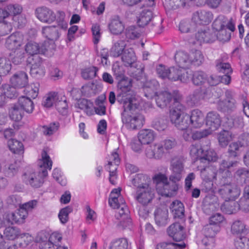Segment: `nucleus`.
Returning a JSON list of instances; mask_svg holds the SVG:
<instances>
[{
	"label": "nucleus",
	"instance_id": "obj_3",
	"mask_svg": "<svg viewBox=\"0 0 249 249\" xmlns=\"http://www.w3.org/2000/svg\"><path fill=\"white\" fill-rule=\"evenodd\" d=\"M138 107V102L132 103L128 107L123 106L124 111L122 113V120L125 126L130 129H136L142 127L144 122L142 115L137 114L133 116L131 111Z\"/></svg>",
	"mask_w": 249,
	"mask_h": 249
},
{
	"label": "nucleus",
	"instance_id": "obj_46",
	"mask_svg": "<svg viewBox=\"0 0 249 249\" xmlns=\"http://www.w3.org/2000/svg\"><path fill=\"white\" fill-rule=\"evenodd\" d=\"M59 98L56 101V107L57 110L62 115H66L67 113L68 104L66 97L61 94H59Z\"/></svg>",
	"mask_w": 249,
	"mask_h": 249
},
{
	"label": "nucleus",
	"instance_id": "obj_44",
	"mask_svg": "<svg viewBox=\"0 0 249 249\" xmlns=\"http://www.w3.org/2000/svg\"><path fill=\"white\" fill-rule=\"evenodd\" d=\"M8 145L10 150L14 153L22 154L24 146L22 143L15 139H10L8 142Z\"/></svg>",
	"mask_w": 249,
	"mask_h": 249
},
{
	"label": "nucleus",
	"instance_id": "obj_38",
	"mask_svg": "<svg viewBox=\"0 0 249 249\" xmlns=\"http://www.w3.org/2000/svg\"><path fill=\"white\" fill-rule=\"evenodd\" d=\"M243 119L240 116L235 114L229 115L227 117L226 124L229 128L240 127L243 125Z\"/></svg>",
	"mask_w": 249,
	"mask_h": 249
},
{
	"label": "nucleus",
	"instance_id": "obj_20",
	"mask_svg": "<svg viewBox=\"0 0 249 249\" xmlns=\"http://www.w3.org/2000/svg\"><path fill=\"white\" fill-rule=\"evenodd\" d=\"M221 119L220 115L215 111H211L208 113L206 116V124L209 127L211 131L218 129L220 126Z\"/></svg>",
	"mask_w": 249,
	"mask_h": 249
},
{
	"label": "nucleus",
	"instance_id": "obj_34",
	"mask_svg": "<svg viewBox=\"0 0 249 249\" xmlns=\"http://www.w3.org/2000/svg\"><path fill=\"white\" fill-rule=\"evenodd\" d=\"M126 46L124 40H119L114 43L110 50V53L113 57H117L121 55L125 51Z\"/></svg>",
	"mask_w": 249,
	"mask_h": 249
},
{
	"label": "nucleus",
	"instance_id": "obj_47",
	"mask_svg": "<svg viewBox=\"0 0 249 249\" xmlns=\"http://www.w3.org/2000/svg\"><path fill=\"white\" fill-rule=\"evenodd\" d=\"M17 87L9 84H4L1 86V90L4 95L8 98L13 99L17 97L18 93L17 91Z\"/></svg>",
	"mask_w": 249,
	"mask_h": 249
},
{
	"label": "nucleus",
	"instance_id": "obj_24",
	"mask_svg": "<svg viewBox=\"0 0 249 249\" xmlns=\"http://www.w3.org/2000/svg\"><path fill=\"white\" fill-rule=\"evenodd\" d=\"M43 36L50 41H55L59 37L58 27L55 26H48L42 28Z\"/></svg>",
	"mask_w": 249,
	"mask_h": 249
},
{
	"label": "nucleus",
	"instance_id": "obj_26",
	"mask_svg": "<svg viewBox=\"0 0 249 249\" xmlns=\"http://www.w3.org/2000/svg\"><path fill=\"white\" fill-rule=\"evenodd\" d=\"M248 142H232L229 145L228 154L230 157L235 158L240 154V148L242 147L247 146L249 145V139H248Z\"/></svg>",
	"mask_w": 249,
	"mask_h": 249
},
{
	"label": "nucleus",
	"instance_id": "obj_18",
	"mask_svg": "<svg viewBox=\"0 0 249 249\" xmlns=\"http://www.w3.org/2000/svg\"><path fill=\"white\" fill-rule=\"evenodd\" d=\"M23 43V36L19 33L13 34L6 40L5 46L9 50L16 51L20 49L19 48Z\"/></svg>",
	"mask_w": 249,
	"mask_h": 249
},
{
	"label": "nucleus",
	"instance_id": "obj_15",
	"mask_svg": "<svg viewBox=\"0 0 249 249\" xmlns=\"http://www.w3.org/2000/svg\"><path fill=\"white\" fill-rule=\"evenodd\" d=\"M10 82L12 86L17 88H25L28 84V76L24 71H18L11 77Z\"/></svg>",
	"mask_w": 249,
	"mask_h": 249
},
{
	"label": "nucleus",
	"instance_id": "obj_19",
	"mask_svg": "<svg viewBox=\"0 0 249 249\" xmlns=\"http://www.w3.org/2000/svg\"><path fill=\"white\" fill-rule=\"evenodd\" d=\"M185 107L178 102L175 103L173 107L170 109L169 117L171 123L175 125L184 113Z\"/></svg>",
	"mask_w": 249,
	"mask_h": 249
},
{
	"label": "nucleus",
	"instance_id": "obj_30",
	"mask_svg": "<svg viewBox=\"0 0 249 249\" xmlns=\"http://www.w3.org/2000/svg\"><path fill=\"white\" fill-rule=\"evenodd\" d=\"M154 134L150 129H143L140 131L139 133V141L141 144H149L154 139Z\"/></svg>",
	"mask_w": 249,
	"mask_h": 249
},
{
	"label": "nucleus",
	"instance_id": "obj_5",
	"mask_svg": "<svg viewBox=\"0 0 249 249\" xmlns=\"http://www.w3.org/2000/svg\"><path fill=\"white\" fill-rule=\"evenodd\" d=\"M154 197V189L148 184L145 183L137 188L135 199L143 206H147Z\"/></svg>",
	"mask_w": 249,
	"mask_h": 249
},
{
	"label": "nucleus",
	"instance_id": "obj_31",
	"mask_svg": "<svg viewBox=\"0 0 249 249\" xmlns=\"http://www.w3.org/2000/svg\"><path fill=\"white\" fill-rule=\"evenodd\" d=\"M213 25L220 26L226 30L229 29L231 32L234 31L235 30L234 24L232 23L231 20H228L223 16H219L216 18L213 22Z\"/></svg>",
	"mask_w": 249,
	"mask_h": 249
},
{
	"label": "nucleus",
	"instance_id": "obj_6",
	"mask_svg": "<svg viewBox=\"0 0 249 249\" xmlns=\"http://www.w3.org/2000/svg\"><path fill=\"white\" fill-rule=\"evenodd\" d=\"M148 87L149 85L144 87L145 95L148 98H152L153 95H155L156 104L159 107L164 108L169 104L172 99V95L170 92L164 91L156 93L154 89H151Z\"/></svg>",
	"mask_w": 249,
	"mask_h": 249
},
{
	"label": "nucleus",
	"instance_id": "obj_48",
	"mask_svg": "<svg viewBox=\"0 0 249 249\" xmlns=\"http://www.w3.org/2000/svg\"><path fill=\"white\" fill-rule=\"evenodd\" d=\"M220 226L207 224L203 229L202 232L206 237L213 238L220 230Z\"/></svg>",
	"mask_w": 249,
	"mask_h": 249
},
{
	"label": "nucleus",
	"instance_id": "obj_40",
	"mask_svg": "<svg viewBox=\"0 0 249 249\" xmlns=\"http://www.w3.org/2000/svg\"><path fill=\"white\" fill-rule=\"evenodd\" d=\"M124 26L119 18L113 19L109 25V29L114 35L121 34L124 30Z\"/></svg>",
	"mask_w": 249,
	"mask_h": 249
},
{
	"label": "nucleus",
	"instance_id": "obj_63",
	"mask_svg": "<svg viewBox=\"0 0 249 249\" xmlns=\"http://www.w3.org/2000/svg\"><path fill=\"white\" fill-rule=\"evenodd\" d=\"M217 159V156L215 151L210 149L206 150L205 152L203 150V152L201 157V161L202 162L203 160H206L208 161H215Z\"/></svg>",
	"mask_w": 249,
	"mask_h": 249
},
{
	"label": "nucleus",
	"instance_id": "obj_12",
	"mask_svg": "<svg viewBox=\"0 0 249 249\" xmlns=\"http://www.w3.org/2000/svg\"><path fill=\"white\" fill-rule=\"evenodd\" d=\"M36 14L37 18L42 22L51 23L56 18L55 14L50 8L41 6L36 10Z\"/></svg>",
	"mask_w": 249,
	"mask_h": 249
},
{
	"label": "nucleus",
	"instance_id": "obj_32",
	"mask_svg": "<svg viewBox=\"0 0 249 249\" xmlns=\"http://www.w3.org/2000/svg\"><path fill=\"white\" fill-rule=\"evenodd\" d=\"M170 208L175 218H182L184 216V208L182 203L178 200L173 201Z\"/></svg>",
	"mask_w": 249,
	"mask_h": 249
},
{
	"label": "nucleus",
	"instance_id": "obj_21",
	"mask_svg": "<svg viewBox=\"0 0 249 249\" xmlns=\"http://www.w3.org/2000/svg\"><path fill=\"white\" fill-rule=\"evenodd\" d=\"M175 60L178 66L183 70L188 68L191 65L189 54L185 52H177L175 55Z\"/></svg>",
	"mask_w": 249,
	"mask_h": 249
},
{
	"label": "nucleus",
	"instance_id": "obj_53",
	"mask_svg": "<svg viewBox=\"0 0 249 249\" xmlns=\"http://www.w3.org/2000/svg\"><path fill=\"white\" fill-rule=\"evenodd\" d=\"M25 50L31 56H35V54L41 53V48L39 45L33 41L29 42L26 44Z\"/></svg>",
	"mask_w": 249,
	"mask_h": 249
},
{
	"label": "nucleus",
	"instance_id": "obj_42",
	"mask_svg": "<svg viewBox=\"0 0 249 249\" xmlns=\"http://www.w3.org/2000/svg\"><path fill=\"white\" fill-rule=\"evenodd\" d=\"M184 159L182 157H175L171 161L170 169L172 171L184 172Z\"/></svg>",
	"mask_w": 249,
	"mask_h": 249
},
{
	"label": "nucleus",
	"instance_id": "obj_33",
	"mask_svg": "<svg viewBox=\"0 0 249 249\" xmlns=\"http://www.w3.org/2000/svg\"><path fill=\"white\" fill-rule=\"evenodd\" d=\"M18 105L27 113H32L33 111L34 106L33 101L29 98L24 96L18 99Z\"/></svg>",
	"mask_w": 249,
	"mask_h": 249
},
{
	"label": "nucleus",
	"instance_id": "obj_36",
	"mask_svg": "<svg viewBox=\"0 0 249 249\" xmlns=\"http://www.w3.org/2000/svg\"><path fill=\"white\" fill-rule=\"evenodd\" d=\"M24 112L18 104L13 105L9 110V116L14 121H20L23 116Z\"/></svg>",
	"mask_w": 249,
	"mask_h": 249
},
{
	"label": "nucleus",
	"instance_id": "obj_29",
	"mask_svg": "<svg viewBox=\"0 0 249 249\" xmlns=\"http://www.w3.org/2000/svg\"><path fill=\"white\" fill-rule=\"evenodd\" d=\"M53 162L47 152L43 150L41 153V159L38 160V165L39 167V171L51 170Z\"/></svg>",
	"mask_w": 249,
	"mask_h": 249
},
{
	"label": "nucleus",
	"instance_id": "obj_57",
	"mask_svg": "<svg viewBox=\"0 0 249 249\" xmlns=\"http://www.w3.org/2000/svg\"><path fill=\"white\" fill-rule=\"evenodd\" d=\"M126 37L130 39H135L140 36V31L139 28L133 26L127 27L125 32Z\"/></svg>",
	"mask_w": 249,
	"mask_h": 249
},
{
	"label": "nucleus",
	"instance_id": "obj_35",
	"mask_svg": "<svg viewBox=\"0 0 249 249\" xmlns=\"http://www.w3.org/2000/svg\"><path fill=\"white\" fill-rule=\"evenodd\" d=\"M231 231L232 234L238 235L245 234L248 232L245 224L240 220L234 221L231 227Z\"/></svg>",
	"mask_w": 249,
	"mask_h": 249
},
{
	"label": "nucleus",
	"instance_id": "obj_56",
	"mask_svg": "<svg viewBox=\"0 0 249 249\" xmlns=\"http://www.w3.org/2000/svg\"><path fill=\"white\" fill-rule=\"evenodd\" d=\"M13 56L12 57V61L15 65H19L21 64L25 59V53L23 50L18 49L14 51Z\"/></svg>",
	"mask_w": 249,
	"mask_h": 249
},
{
	"label": "nucleus",
	"instance_id": "obj_39",
	"mask_svg": "<svg viewBox=\"0 0 249 249\" xmlns=\"http://www.w3.org/2000/svg\"><path fill=\"white\" fill-rule=\"evenodd\" d=\"M208 75L202 71H196L192 75V82L196 86H201L207 82Z\"/></svg>",
	"mask_w": 249,
	"mask_h": 249
},
{
	"label": "nucleus",
	"instance_id": "obj_60",
	"mask_svg": "<svg viewBox=\"0 0 249 249\" xmlns=\"http://www.w3.org/2000/svg\"><path fill=\"white\" fill-rule=\"evenodd\" d=\"M185 4V0H165L164 6L168 10H171L183 6Z\"/></svg>",
	"mask_w": 249,
	"mask_h": 249
},
{
	"label": "nucleus",
	"instance_id": "obj_41",
	"mask_svg": "<svg viewBox=\"0 0 249 249\" xmlns=\"http://www.w3.org/2000/svg\"><path fill=\"white\" fill-rule=\"evenodd\" d=\"M185 247L184 242L180 243L164 242L159 243L156 249H183Z\"/></svg>",
	"mask_w": 249,
	"mask_h": 249
},
{
	"label": "nucleus",
	"instance_id": "obj_27",
	"mask_svg": "<svg viewBox=\"0 0 249 249\" xmlns=\"http://www.w3.org/2000/svg\"><path fill=\"white\" fill-rule=\"evenodd\" d=\"M28 213L23 209H19L18 212L12 213L8 215V220L12 224L22 223L27 217Z\"/></svg>",
	"mask_w": 249,
	"mask_h": 249
},
{
	"label": "nucleus",
	"instance_id": "obj_14",
	"mask_svg": "<svg viewBox=\"0 0 249 249\" xmlns=\"http://www.w3.org/2000/svg\"><path fill=\"white\" fill-rule=\"evenodd\" d=\"M192 22L196 27L197 25H207L213 19L211 12L206 11H197L194 13L192 17Z\"/></svg>",
	"mask_w": 249,
	"mask_h": 249
},
{
	"label": "nucleus",
	"instance_id": "obj_51",
	"mask_svg": "<svg viewBox=\"0 0 249 249\" xmlns=\"http://www.w3.org/2000/svg\"><path fill=\"white\" fill-rule=\"evenodd\" d=\"M120 162V159L118 154L116 152H112L110 155L108 156V164L107 166V169H109V167L113 168V170H116L117 166Z\"/></svg>",
	"mask_w": 249,
	"mask_h": 249
},
{
	"label": "nucleus",
	"instance_id": "obj_28",
	"mask_svg": "<svg viewBox=\"0 0 249 249\" xmlns=\"http://www.w3.org/2000/svg\"><path fill=\"white\" fill-rule=\"evenodd\" d=\"M19 236L21 237L28 236L29 234H20L19 229L16 227H8L3 231V237L8 240H14Z\"/></svg>",
	"mask_w": 249,
	"mask_h": 249
},
{
	"label": "nucleus",
	"instance_id": "obj_59",
	"mask_svg": "<svg viewBox=\"0 0 249 249\" xmlns=\"http://www.w3.org/2000/svg\"><path fill=\"white\" fill-rule=\"evenodd\" d=\"M214 28L218 31L217 37L223 41H229L231 38V33L228 32L227 30L222 28L220 26H213Z\"/></svg>",
	"mask_w": 249,
	"mask_h": 249
},
{
	"label": "nucleus",
	"instance_id": "obj_64",
	"mask_svg": "<svg viewBox=\"0 0 249 249\" xmlns=\"http://www.w3.org/2000/svg\"><path fill=\"white\" fill-rule=\"evenodd\" d=\"M196 27L194 23L190 22L189 21H182L180 23L179 29L182 33H188L196 29Z\"/></svg>",
	"mask_w": 249,
	"mask_h": 249
},
{
	"label": "nucleus",
	"instance_id": "obj_50",
	"mask_svg": "<svg viewBox=\"0 0 249 249\" xmlns=\"http://www.w3.org/2000/svg\"><path fill=\"white\" fill-rule=\"evenodd\" d=\"M109 249H128V244L126 239L120 238L111 242Z\"/></svg>",
	"mask_w": 249,
	"mask_h": 249
},
{
	"label": "nucleus",
	"instance_id": "obj_22",
	"mask_svg": "<svg viewBox=\"0 0 249 249\" xmlns=\"http://www.w3.org/2000/svg\"><path fill=\"white\" fill-rule=\"evenodd\" d=\"M196 38L200 43H210L214 41L216 39V36L214 32L209 29H207L198 31L196 34Z\"/></svg>",
	"mask_w": 249,
	"mask_h": 249
},
{
	"label": "nucleus",
	"instance_id": "obj_7",
	"mask_svg": "<svg viewBox=\"0 0 249 249\" xmlns=\"http://www.w3.org/2000/svg\"><path fill=\"white\" fill-rule=\"evenodd\" d=\"M48 176L46 170L39 171L37 172L26 173L23 177V181L27 185L33 188L41 187L44 182V178Z\"/></svg>",
	"mask_w": 249,
	"mask_h": 249
},
{
	"label": "nucleus",
	"instance_id": "obj_52",
	"mask_svg": "<svg viewBox=\"0 0 249 249\" xmlns=\"http://www.w3.org/2000/svg\"><path fill=\"white\" fill-rule=\"evenodd\" d=\"M234 245L237 249H249V238L240 235L235 239Z\"/></svg>",
	"mask_w": 249,
	"mask_h": 249
},
{
	"label": "nucleus",
	"instance_id": "obj_25",
	"mask_svg": "<svg viewBox=\"0 0 249 249\" xmlns=\"http://www.w3.org/2000/svg\"><path fill=\"white\" fill-rule=\"evenodd\" d=\"M168 212L166 209L158 208L155 212L156 223L159 226H164L168 222Z\"/></svg>",
	"mask_w": 249,
	"mask_h": 249
},
{
	"label": "nucleus",
	"instance_id": "obj_16",
	"mask_svg": "<svg viewBox=\"0 0 249 249\" xmlns=\"http://www.w3.org/2000/svg\"><path fill=\"white\" fill-rule=\"evenodd\" d=\"M167 232L169 236L177 242H181L185 238L183 227L178 222L171 225L167 229Z\"/></svg>",
	"mask_w": 249,
	"mask_h": 249
},
{
	"label": "nucleus",
	"instance_id": "obj_11",
	"mask_svg": "<svg viewBox=\"0 0 249 249\" xmlns=\"http://www.w3.org/2000/svg\"><path fill=\"white\" fill-rule=\"evenodd\" d=\"M191 75V73H189V72L185 70L171 67H170L168 79L172 81H180L183 83H186L189 80Z\"/></svg>",
	"mask_w": 249,
	"mask_h": 249
},
{
	"label": "nucleus",
	"instance_id": "obj_58",
	"mask_svg": "<svg viewBox=\"0 0 249 249\" xmlns=\"http://www.w3.org/2000/svg\"><path fill=\"white\" fill-rule=\"evenodd\" d=\"M190 116L187 114H183L178 121L175 125L178 129L180 130H186L190 124Z\"/></svg>",
	"mask_w": 249,
	"mask_h": 249
},
{
	"label": "nucleus",
	"instance_id": "obj_8",
	"mask_svg": "<svg viewBox=\"0 0 249 249\" xmlns=\"http://www.w3.org/2000/svg\"><path fill=\"white\" fill-rule=\"evenodd\" d=\"M219 176L218 171L216 173L213 172L211 167L204 168L201 171V176L204 180L201 184V191L205 193H213L214 190L213 187V182L211 180L212 178H215L216 176Z\"/></svg>",
	"mask_w": 249,
	"mask_h": 249
},
{
	"label": "nucleus",
	"instance_id": "obj_9",
	"mask_svg": "<svg viewBox=\"0 0 249 249\" xmlns=\"http://www.w3.org/2000/svg\"><path fill=\"white\" fill-rule=\"evenodd\" d=\"M121 205H120L118 212L115 214L117 219L120 220L119 225L123 228L129 227L132 224V220L129 217V211L127 206L125 205L124 199L120 197Z\"/></svg>",
	"mask_w": 249,
	"mask_h": 249
},
{
	"label": "nucleus",
	"instance_id": "obj_61",
	"mask_svg": "<svg viewBox=\"0 0 249 249\" xmlns=\"http://www.w3.org/2000/svg\"><path fill=\"white\" fill-rule=\"evenodd\" d=\"M216 70L221 73L226 74H231L232 72V69L229 63H224L220 60L216 61Z\"/></svg>",
	"mask_w": 249,
	"mask_h": 249
},
{
	"label": "nucleus",
	"instance_id": "obj_43",
	"mask_svg": "<svg viewBox=\"0 0 249 249\" xmlns=\"http://www.w3.org/2000/svg\"><path fill=\"white\" fill-rule=\"evenodd\" d=\"M122 55V60L125 65H131L136 60L134 52L131 48L125 50Z\"/></svg>",
	"mask_w": 249,
	"mask_h": 249
},
{
	"label": "nucleus",
	"instance_id": "obj_23",
	"mask_svg": "<svg viewBox=\"0 0 249 249\" xmlns=\"http://www.w3.org/2000/svg\"><path fill=\"white\" fill-rule=\"evenodd\" d=\"M190 116V124L196 128L200 127L204 124L205 117L203 113L198 109H194Z\"/></svg>",
	"mask_w": 249,
	"mask_h": 249
},
{
	"label": "nucleus",
	"instance_id": "obj_10",
	"mask_svg": "<svg viewBox=\"0 0 249 249\" xmlns=\"http://www.w3.org/2000/svg\"><path fill=\"white\" fill-rule=\"evenodd\" d=\"M27 64L31 65L30 73L34 77L42 76L45 74L44 69L42 66L41 58L38 55L29 56Z\"/></svg>",
	"mask_w": 249,
	"mask_h": 249
},
{
	"label": "nucleus",
	"instance_id": "obj_37",
	"mask_svg": "<svg viewBox=\"0 0 249 249\" xmlns=\"http://www.w3.org/2000/svg\"><path fill=\"white\" fill-rule=\"evenodd\" d=\"M152 18V12L148 9H144L140 13L138 18V23L140 26L144 27L151 20Z\"/></svg>",
	"mask_w": 249,
	"mask_h": 249
},
{
	"label": "nucleus",
	"instance_id": "obj_45",
	"mask_svg": "<svg viewBox=\"0 0 249 249\" xmlns=\"http://www.w3.org/2000/svg\"><path fill=\"white\" fill-rule=\"evenodd\" d=\"M11 67L12 64L9 58H0V76H5L9 74Z\"/></svg>",
	"mask_w": 249,
	"mask_h": 249
},
{
	"label": "nucleus",
	"instance_id": "obj_62",
	"mask_svg": "<svg viewBox=\"0 0 249 249\" xmlns=\"http://www.w3.org/2000/svg\"><path fill=\"white\" fill-rule=\"evenodd\" d=\"M59 98V94L55 92L50 93L43 102V105L47 107H51L54 103L56 104L57 99Z\"/></svg>",
	"mask_w": 249,
	"mask_h": 249
},
{
	"label": "nucleus",
	"instance_id": "obj_55",
	"mask_svg": "<svg viewBox=\"0 0 249 249\" xmlns=\"http://www.w3.org/2000/svg\"><path fill=\"white\" fill-rule=\"evenodd\" d=\"M191 65L196 66L200 65L203 61V56L199 51H196L189 54Z\"/></svg>",
	"mask_w": 249,
	"mask_h": 249
},
{
	"label": "nucleus",
	"instance_id": "obj_2",
	"mask_svg": "<svg viewBox=\"0 0 249 249\" xmlns=\"http://www.w3.org/2000/svg\"><path fill=\"white\" fill-rule=\"evenodd\" d=\"M118 88L117 101L123 106L126 107L132 103L137 102L133 96L131 79L125 77L120 80L118 84Z\"/></svg>",
	"mask_w": 249,
	"mask_h": 249
},
{
	"label": "nucleus",
	"instance_id": "obj_1",
	"mask_svg": "<svg viewBox=\"0 0 249 249\" xmlns=\"http://www.w3.org/2000/svg\"><path fill=\"white\" fill-rule=\"evenodd\" d=\"M237 163V161L226 160H223L220 163L218 170L220 180L217 185L218 193L226 201L234 200L240 194L238 188L231 183L229 180L231 176L229 169L231 167L236 166Z\"/></svg>",
	"mask_w": 249,
	"mask_h": 249
},
{
	"label": "nucleus",
	"instance_id": "obj_4",
	"mask_svg": "<svg viewBox=\"0 0 249 249\" xmlns=\"http://www.w3.org/2000/svg\"><path fill=\"white\" fill-rule=\"evenodd\" d=\"M154 178L156 182V189L159 194L167 197H172L176 194L178 184L169 182L167 176L160 173L155 175Z\"/></svg>",
	"mask_w": 249,
	"mask_h": 249
},
{
	"label": "nucleus",
	"instance_id": "obj_49",
	"mask_svg": "<svg viewBox=\"0 0 249 249\" xmlns=\"http://www.w3.org/2000/svg\"><path fill=\"white\" fill-rule=\"evenodd\" d=\"M238 203L234 200L226 201L221 207V210L225 213L230 214L235 213L237 209H239Z\"/></svg>",
	"mask_w": 249,
	"mask_h": 249
},
{
	"label": "nucleus",
	"instance_id": "obj_13",
	"mask_svg": "<svg viewBox=\"0 0 249 249\" xmlns=\"http://www.w3.org/2000/svg\"><path fill=\"white\" fill-rule=\"evenodd\" d=\"M226 98L224 100H219L217 103V107L222 111L232 110L236 107V102L233 98L231 91H226Z\"/></svg>",
	"mask_w": 249,
	"mask_h": 249
},
{
	"label": "nucleus",
	"instance_id": "obj_54",
	"mask_svg": "<svg viewBox=\"0 0 249 249\" xmlns=\"http://www.w3.org/2000/svg\"><path fill=\"white\" fill-rule=\"evenodd\" d=\"M203 150L199 143L192 144L190 147V154L194 159H199L201 160Z\"/></svg>",
	"mask_w": 249,
	"mask_h": 249
},
{
	"label": "nucleus",
	"instance_id": "obj_17",
	"mask_svg": "<svg viewBox=\"0 0 249 249\" xmlns=\"http://www.w3.org/2000/svg\"><path fill=\"white\" fill-rule=\"evenodd\" d=\"M164 154L163 145L154 143L148 146L145 150V155L149 159H160Z\"/></svg>",
	"mask_w": 249,
	"mask_h": 249
}]
</instances>
